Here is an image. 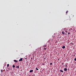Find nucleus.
I'll use <instances>...</instances> for the list:
<instances>
[{
	"mask_svg": "<svg viewBox=\"0 0 76 76\" xmlns=\"http://www.w3.org/2000/svg\"><path fill=\"white\" fill-rule=\"evenodd\" d=\"M14 61L15 62H18V61H17L16 60H14Z\"/></svg>",
	"mask_w": 76,
	"mask_h": 76,
	"instance_id": "nucleus-7",
	"label": "nucleus"
},
{
	"mask_svg": "<svg viewBox=\"0 0 76 76\" xmlns=\"http://www.w3.org/2000/svg\"><path fill=\"white\" fill-rule=\"evenodd\" d=\"M36 70H38V68H36Z\"/></svg>",
	"mask_w": 76,
	"mask_h": 76,
	"instance_id": "nucleus-13",
	"label": "nucleus"
},
{
	"mask_svg": "<svg viewBox=\"0 0 76 76\" xmlns=\"http://www.w3.org/2000/svg\"><path fill=\"white\" fill-rule=\"evenodd\" d=\"M9 64H7V67H9Z\"/></svg>",
	"mask_w": 76,
	"mask_h": 76,
	"instance_id": "nucleus-10",
	"label": "nucleus"
},
{
	"mask_svg": "<svg viewBox=\"0 0 76 76\" xmlns=\"http://www.w3.org/2000/svg\"><path fill=\"white\" fill-rule=\"evenodd\" d=\"M34 72V70H31L29 71L30 73H32V72Z\"/></svg>",
	"mask_w": 76,
	"mask_h": 76,
	"instance_id": "nucleus-1",
	"label": "nucleus"
},
{
	"mask_svg": "<svg viewBox=\"0 0 76 76\" xmlns=\"http://www.w3.org/2000/svg\"><path fill=\"white\" fill-rule=\"evenodd\" d=\"M58 60H60V59H58Z\"/></svg>",
	"mask_w": 76,
	"mask_h": 76,
	"instance_id": "nucleus-20",
	"label": "nucleus"
},
{
	"mask_svg": "<svg viewBox=\"0 0 76 76\" xmlns=\"http://www.w3.org/2000/svg\"><path fill=\"white\" fill-rule=\"evenodd\" d=\"M67 68H65L64 69V71H67Z\"/></svg>",
	"mask_w": 76,
	"mask_h": 76,
	"instance_id": "nucleus-3",
	"label": "nucleus"
},
{
	"mask_svg": "<svg viewBox=\"0 0 76 76\" xmlns=\"http://www.w3.org/2000/svg\"><path fill=\"white\" fill-rule=\"evenodd\" d=\"M70 34V32H69L68 33V34Z\"/></svg>",
	"mask_w": 76,
	"mask_h": 76,
	"instance_id": "nucleus-17",
	"label": "nucleus"
},
{
	"mask_svg": "<svg viewBox=\"0 0 76 76\" xmlns=\"http://www.w3.org/2000/svg\"><path fill=\"white\" fill-rule=\"evenodd\" d=\"M63 66H64V65Z\"/></svg>",
	"mask_w": 76,
	"mask_h": 76,
	"instance_id": "nucleus-24",
	"label": "nucleus"
},
{
	"mask_svg": "<svg viewBox=\"0 0 76 76\" xmlns=\"http://www.w3.org/2000/svg\"><path fill=\"white\" fill-rule=\"evenodd\" d=\"M60 71L61 72H63V71L62 70V69L60 70Z\"/></svg>",
	"mask_w": 76,
	"mask_h": 76,
	"instance_id": "nucleus-6",
	"label": "nucleus"
},
{
	"mask_svg": "<svg viewBox=\"0 0 76 76\" xmlns=\"http://www.w3.org/2000/svg\"><path fill=\"white\" fill-rule=\"evenodd\" d=\"M25 59L26 60V59H27V58H25Z\"/></svg>",
	"mask_w": 76,
	"mask_h": 76,
	"instance_id": "nucleus-21",
	"label": "nucleus"
},
{
	"mask_svg": "<svg viewBox=\"0 0 76 76\" xmlns=\"http://www.w3.org/2000/svg\"><path fill=\"white\" fill-rule=\"evenodd\" d=\"M50 65H52L53 64V63H50Z\"/></svg>",
	"mask_w": 76,
	"mask_h": 76,
	"instance_id": "nucleus-11",
	"label": "nucleus"
},
{
	"mask_svg": "<svg viewBox=\"0 0 76 76\" xmlns=\"http://www.w3.org/2000/svg\"><path fill=\"white\" fill-rule=\"evenodd\" d=\"M47 49V48H45V49Z\"/></svg>",
	"mask_w": 76,
	"mask_h": 76,
	"instance_id": "nucleus-18",
	"label": "nucleus"
},
{
	"mask_svg": "<svg viewBox=\"0 0 76 76\" xmlns=\"http://www.w3.org/2000/svg\"><path fill=\"white\" fill-rule=\"evenodd\" d=\"M62 34H63V35H64V34H65V32H64V31H63L62 32Z\"/></svg>",
	"mask_w": 76,
	"mask_h": 76,
	"instance_id": "nucleus-4",
	"label": "nucleus"
},
{
	"mask_svg": "<svg viewBox=\"0 0 76 76\" xmlns=\"http://www.w3.org/2000/svg\"><path fill=\"white\" fill-rule=\"evenodd\" d=\"M62 64H64V63H62Z\"/></svg>",
	"mask_w": 76,
	"mask_h": 76,
	"instance_id": "nucleus-19",
	"label": "nucleus"
},
{
	"mask_svg": "<svg viewBox=\"0 0 76 76\" xmlns=\"http://www.w3.org/2000/svg\"><path fill=\"white\" fill-rule=\"evenodd\" d=\"M68 70H69V69H68Z\"/></svg>",
	"mask_w": 76,
	"mask_h": 76,
	"instance_id": "nucleus-25",
	"label": "nucleus"
},
{
	"mask_svg": "<svg viewBox=\"0 0 76 76\" xmlns=\"http://www.w3.org/2000/svg\"><path fill=\"white\" fill-rule=\"evenodd\" d=\"M74 60H75V61H76V58H75L74 59Z\"/></svg>",
	"mask_w": 76,
	"mask_h": 76,
	"instance_id": "nucleus-15",
	"label": "nucleus"
},
{
	"mask_svg": "<svg viewBox=\"0 0 76 76\" xmlns=\"http://www.w3.org/2000/svg\"><path fill=\"white\" fill-rule=\"evenodd\" d=\"M68 13V11H67L66 12V13Z\"/></svg>",
	"mask_w": 76,
	"mask_h": 76,
	"instance_id": "nucleus-12",
	"label": "nucleus"
},
{
	"mask_svg": "<svg viewBox=\"0 0 76 76\" xmlns=\"http://www.w3.org/2000/svg\"><path fill=\"white\" fill-rule=\"evenodd\" d=\"M12 67H13V68H15V66L14 65H13L12 66Z\"/></svg>",
	"mask_w": 76,
	"mask_h": 76,
	"instance_id": "nucleus-9",
	"label": "nucleus"
},
{
	"mask_svg": "<svg viewBox=\"0 0 76 76\" xmlns=\"http://www.w3.org/2000/svg\"><path fill=\"white\" fill-rule=\"evenodd\" d=\"M43 65H45V64H44Z\"/></svg>",
	"mask_w": 76,
	"mask_h": 76,
	"instance_id": "nucleus-22",
	"label": "nucleus"
},
{
	"mask_svg": "<svg viewBox=\"0 0 76 76\" xmlns=\"http://www.w3.org/2000/svg\"><path fill=\"white\" fill-rule=\"evenodd\" d=\"M16 68H18V69H19V66H16Z\"/></svg>",
	"mask_w": 76,
	"mask_h": 76,
	"instance_id": "nucleus-8",
	"label": "nucleus"
},
{
	"mask_svg": "<svg viewBox=\"0 0 76 76\" xmlns=\"http://www.w3.org/2000/svg\"><path fill=\"white\" fill-rule=\"evenodd\" d=\"M65 32H66V33H67V31H65Z\"/></svg>",
	"mask_w": 76,
	"mask_h": 76,
	"instance_id": "nucleus-14",
	"label": "nucleus"
},
{
	"mask_svg": "<svg viewBox=\"0 0 76 76\" xmlns=\"http://www.w3.org/2000/svg\"><path fill=\"white\" fill-rule=\"evenodd\" d=\"M22 60H23V58H21L19 60V61H22Z\"/></svg>",
	"mask_w": 76,
	"mask_h": 76,
	"instance_id": "nucleus-2",
	"label": "nucleus"
},
{
	"mask_svg": "<svg viewBox=\"0 0 76 76\" xmlns=\"http://www.w3.org/2000/svg\"><path fill=\"white\" fill-rule=\"evenodd\" d=\"M1 72H3V70H1Z\"/></svg>",
	"mask_w": 76,
	"mask_h": 76,
	"instance_id": "nucleus-16",
	"label": "nucleus"
},
{
	"mask_svg": "<svg viewBox=\"0 0 76 76\" xmlns=\"http://www.w3.org/2000/svg\"><path fill=\"white\" fill-rule=\"evenodd\" d=\"M65 67H67V65H66V66H65Z\"/></svg>",
	"mask_w": 76,
	"mask_h": 76,
	"instance_id": "nucleus-23",
	"label": "nucleus"
},
{
	"mask_svg": "<svg viewBox=\"0 0 76 76\" xmlns=\"http://www.w3.org/2000/svg\"><path fill=\"white\" fill-rule=\"evenodd\" d=\"M66 48V47L64 46H63L62 47V48Z\"/></svg>",
	"mask_w": 76,
	"mask_h": 76,
	"instance_id": "nucleus-5",
	"label": "nucleus"
},
{
	"mask_svg": "<svg viewBox=\"0 0 76 76\" xmlns=\"http://www.w3.org/2000/svg\"><path fill=\"white\" fill-rule=\"evenodd\" d=\"M28 76H30V75H29Z\"/></svg>",
	"mask_w": 76,
	"mask_h": 76,
	"instance_id": "nucleus-26",
	"label": "nucleus"
}]
</instances>
